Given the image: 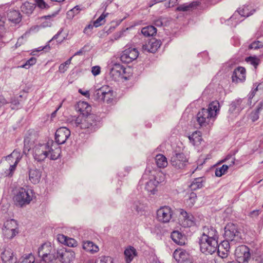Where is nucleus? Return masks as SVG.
<instances>
[{
  "label": "nucleus",
  "mask_w": 263,
  "mask_h": 263,
  "mask_svg": "<svg viewBox=\"0 0 263 263\" xmlns=\"http://www.w3.org/2000/svg\"><path fill=\"white\" fill-rule=\"evenodd\" d=\"M61 153V148L54 143L52 140L45 143H36L32 148L34 159L38 161H44L46 158L51 160L57 159Z\"/></svg>",
  "instance_id": "nucleus-1"
},
{
  "label": "nucleus",
  "mask_w": 263,
  "mask_h": 263,
  "mask_svg": "<svg viewBox=\"0 0 263 263\" xmlns=\"http://www.w3.org/2000/svg\"><path fill=\"white\" fill-rule=\"evenodd\" d=\"M220 105L217 101H213L207 108H202L196 115V121L200 127H211L219 112Z\"/></svg>",
  "instance_id": "nucleus-2"
},
{
  "label": "nucleus",
  "mask_w": 263,
  "mask_h": 263,
  "mask_svg": "<svg viewBox=\"0 0 263 263\" xmlns=\"http://www.w3.org/2000/svg\"><path fill=\"white\" fill-rule=\"evenodd\" d=\"M74 125L82 129H87L88 132H92L98 127V122L95 115H88L86 117L79 116L74 121Z\"/></svg>",
  "instance_id": "nucleus-3"
},
{
  "label": "nucleus",
  "mask_w": 263,
  "mask_h": 263,
  "mask_svg": "<svg viewBox=\"0 0 263 263\" xmlns=\"http://www.w3.org/2000/svg\"><path fill=\"white\" fill-rule=\"evenodd\" d=\"M75 253L71 250L58 248L56 250L52 263H72Z\"/></svg>",
  "instance_id": "nucleus-4"
},
{
  "label": "nucleus",
  "mask_w": 263,
  "mask_h": 263,
  "mask_svg": "<svg viewBox=\"0 0 263 263\" xmlns=\"http://www.w3.org/2000/svg\"><path fill=\"white\" fill-rule=\"evenodd\" d=\"M18 233V224L16 220L12 219H9L4 223L2 227V234L4 239H12Z\"/></svg>",
  "instance_id": "nucleus-5"
},
{
  "label": "nucleus",
  "mask_w": 263,
  "mask_h": 263,
  "mask_svg": "<svg viewBox=\"0 0 263 263\" xmlns=\"http://www.w3.org/2000/svg\"><path fill=\"white\" fill-rule=\"evenodd\" d=\"M32 200V190L25 188L19 189L14 197L15 204L21 207L29 204Z\"/></svg>",
  "instance_id": "nucleus-6"
},
{
  "label": "nucleus",
  "mask_w": 263,
  "mask_h": 263,
  "mask_svg": "<svg viewBox=\"0 0 263 263\" xmlns=\"http://www.w3.org/2000/svg\"><path fill=\"white\" fill-rule=\"evenodd\" d=\"M56 250L50 243H43L38 249V255L46 263H52Z\"/></svg>",
  "instance_id": "nucleus-7"
},
{
  "label": "nucleus",
  "mask_w": 263,
  "mask_h": 263,
  "mask_svg": "<svg viewBox=\"0 0 263 263\" xmlns=\"http://www.w3.org/2000/svg\"><path fill=\"white\" fill-rule=\"evenodd\" d=\"M248 106L246 99L239 98L234 100L229 106L228 117L232 119L235 118L243 109Z\"/></svg>",
  "instance_id": "nucleus-8"
},
{
  "label": "nucleus",
  "mask_w": 263,
  "mask_h": 263,
  "mask_svg": "<svg viewBox=\"0 0 263 263\" xmlns=\"http://www.w3.org/2000/svg\"><path fill=\"white\" fill-rule=\"evenodd\" d=\"M199 245L202 253L206 255H211L216 252L218 243L217 240L200 239Z\"/></svg>",
  "instance_id": "nucleus-9"
},
{
  "label": "nucleus",
  "mask_w": 263,
  "mask_h": 263,
  "mask_svg": "<svg viewBox=\"0 0 263 263\" xmlns=\"http://www.w3.org/2000/svg\"><path fill=\"white\" fill-rule=\"evenodd\" d=\"M252 253L247 246L241 245L236 249L235 256L238 263H248Z\"/></svg>",
  "instance_id": "nucleus-10"
},
{
  "label": "nucleus",
  "mask_w": 263,
  "mask_h": 263,
  "mask_svg": "<svg viewBox=\"0 0 263 263\" xmlns=\"http://www.w3.org/2000/svg\"><path fill=\"white\" fill-rule=\"evenodd\" d=\"M23 155L21 153V151L18 149H14L12 153L7 156L6 158V160L10 162L14 160L13 164L10 165L8 170H7L5 173L6 176H11L15 170L16 166L20 160L22 158Z\"/></svg>",
  "instance_id": "nucleus-11"
},
{
  "label": "nucleus",
  "mask_w": 263,
  "mask_h": 263,
  "mask_svg": "<svg viewBox=\"0 0 263 263\" xmlns=\"http://www.w3.org/2000/svg\"><path fill=\"white\" fill-rule=\"evenodd\" d=\"M170 161L176 170H183L188 164V159L183 153H176L172 156Z\"/></svg>",
  "instance_id": "nucleus-12"
},
{
  "label": "nucleus",
  "mask_w": 263,
  "mask_h": 263,
  "mask_svg": "<svg viewBox=\"0 0 263 263\" xmlns=\"http://www.w3.org/2000/svg\"><path fill=\"white\" fill-rule=\"evenodd\" d=\"M133 67H114L111 69L110 73L112 76H116L125 80H129L132 77Z\"/></svg>",
  "instance_id": "nucleus-13"
},
{
  "label": "nucleus",
  "mask_w": 263,
  "mask_h": 263,
  "mask_svg": "<svg viewBox=\"0 0 263 263\" xmlns=\"http://www.w3.org/2000/svg\"><path fill=\"white\" fill-rule=\"evenodd\" d=\"M239 233L234 224L229 223L225 227L223 236L226 239L230 241H237L239 238Z\"/></svg>",
  "instance_id": "nucleus-14"
},
{
  "label": "nucleus",
  "mask_w": 263,
  "mask_h": 263,
  "mask_svg": "<svg viewBox=\"0 0 263 263\" xmlns=\"http://www.w3.org/2000/svg\"><path fill=\"white\" fill-rule=\"evenodd\" d=\"M139 55V51L135 48H128L126 49L121 55V61L126 64L130 63L136 60Z\"/></svg>",
  "instance_id": "nucleus-15"
},
{
  "label": "nucleus",
  "mask_w": 263,
  "mask_h": 263,
  "mask_svg": "<svg viewBox=\"0 0 263 263\" xmlns=\"http://www.w3.org/2000/svg\"><path fill=\"white\" fill-rule=\"evenodd\" d=\"M172 214L173 212L169 206H162L157 211V218L161 222L167 223L171 219Z\"/></svg>",
  "instance_id": "nucleus-16"
},
{
  "label": "nucleus",
  "mask_w": 263,
  "mask_h": 263,
  "mask_svg": "<svg viewBox=\"0 0 263 263\" xmlns=\"http://www.w3.org/2000/svg\"><path fill=\"white\" fill-rule=\"evenodd\" d=\"M70 135V130L65 127L58 129L55 133V140L58 146L65 143Z\"/></svg>",
  "instance_id": "nucleus-17"
},
{
  "label": "nucleus",
  "mask_w": 263,
  "mask_h": 263,
  "mask_svg": "<svg viewBox=\"0 0 263 263\" xmlns=\"http://www.w3.org/2000/svg\"><path fill=\"white\" fill-rule=\"evenodd\" d=\"M200 239H211L218 240V233L217 230L210 226H204L202 229V234Z\"/></svg>",
  "instance_id": "nucleus-18"
},
{
  "label": "nucleus",
  "mask_w": 263,
  "mask_h": 263,
  "mask_svg": "<svg viewBox=\"0 0 263 263\" xmlns=\"http://www.w3.org/2000/svg\"><path fill=\"white\" fill-rule=\"evenodd\" d=\"M235 158L233 156H227L224 161L227 162L228 164H224L215 170V174L217 177H221L227 171L229 167L234 164Z\"/></svg>",
  "instance_id": "nucleus-19"
},
{
  "label": "nucleus",
  "mask_w": 263,
  "mask_h": 263,
  "mask_svg": "<svg viewBox=\"0 0 263 263\" xmlns=\"http://www.w3.org/2000/svg\"><path fill=\"white\" fill-rule=\"evenodd\" d=\"M232 82L235 83L243 82L246 80V69L244 67H237L233 71Z\"/></svg>",
  "instance_id": "nucleus-20"
},
{
  "label": "nucleus",
  "mask_w": 263,
  "mask_h": 263,
  "mask_svg": "<svg viewBox=\"0 0 263 263\" xmlns=\"http://www.w3.org/2000/svg\"><path fill=\"white\" fill-rule=\"evenodd\" d=\"M180 222L184 227H190L194 224V218L192 215H190L186 211L181 210L180 216Z\"/></svg>",
  "instance_id": "nucleus-21"
},
{
  "label": "nucleus",
  "mask_w": 263,
  "mask_h": 263,
  "mask_svg": "<svg viewBox=\"0 0 263 263\" xmlns=\"http://www.w3.org/2000/svg\"><path fill=\"white\" fill-rule=\"evenodd\" d=\"M161 44V42L160 40L152 39L147 43L143 45L142 50L143 51L155 53L160 47Z\"/></svg>",
  "instance_id": "nucleus-22"
},
{
  "label": "nucleus",
  "mask_w": 263,
  "mask_h": 263,
  "mask_svg": "<svg viewBox=\"0 0 263 263\" xmlns=\"http://www.w3.org/2000/svg\"><path fill=\"white\" fill-rule=\"evenodd\" d=\"M161 178L159 180H157V177H156V179H151L146 182L145 186V190L148 192H151L152 194H154L156 191V187L159 183L162 182L164 180V175L160 173L158 174Z\"/></svg>",
  "instance_id": "nucleus-23"
},
{
  "label": "nucleus",
  "mask_w": 263,
  "mask_h": 263,
  "mask_svg": "<svg viewBox=\"0 0 263 263\" xmlns=\"http://www.w3.org/2000/svg\"><path fill=\"white\" fill-rule=\"evenodd\" d=\"M1 257L3 263H16L17 258L10 249H5L1 253Z\"/></svg>",
  "instance_id": "nucleus-24"
},
{
  "label": "nucleus",
  "mask_w": 263,
  "mask_h": 263,
  "mask_svg": "<svg viewBox=\"0 0 263 263\" xmlns=\"http://www.w3.org/2000/svg\"><path fill=\"white\" fill-rule=\"evenodd\" d=\"M173 256L178 262L182 263L188 260L190 254L182 249H177L173 253Z\"/></svg>",
  "instance_id": "nucleus-25"
},
{
  "label": "nucleus",
  "mask_w": 263,
  "mask_h": 263,
  "mask_svg": "<svg viewBox=\"0 0 263 263\" xmlns=\"http://www.w3.org/2000/svg\"><path fill=\"white\" fill-rule=\"evenodd\" d=\"M29 179L31 183L36 184H37L41 179L42 173L41 172L36 168H30L28 172Z\"/></svg>",
  "instance_id": "nucleus-26"
},
{
  "label": "nucleus",
  "mask_w": 263,
  "mask_h": 263,
  "mask_svg": "<svg viewBox=\"0 0 263 263\" xmlns=\"http://www.w3.org/2000/svg\"><path fill=\"white\" fill-rule=\"evenodd\" d=\"M200 4V3L197 1L193 2L189 4H183L177 7L176 10L182 12L192 11L199 6Z\"/></svg>",
  "instance_id": "nucleus-27"
},
{
  "label": "nucleus",
  "mask_w": 263,
  "mask_h": 263,
  "mask_svg": "<svg viewBox=\"0 0 263 263\" xmlns=\"http://www.w3.org/2000/svg\"><path fill=\"white\" fill-rule=\"evenodd\" d=\"M171 237L172 240L179 245L182 246L185 243V237L178 231H173Z\"/></svg>",
  "instance_id": "nucleus-28"
},
{
  "label": "nucleus",
  "mask_w": 263,
  "mask_h": 263,
  "mask_svg": "<svg viewBox=\"0 0 263 263\" xmlns=\"http://www.w3.org/2000/svg\"><path fill=\"white\" fill-rule=\"evenodd\" d=\"M146 207V205L143 201L136 200L133 203V205L131 208L133 210H135L138 214H142L145 211Z\"/></svg>",
  "instance_id": "nucleus-29"
},
{
  "label": "nucleus",
  "mask_w": 263,
  "mask_h": 263,
  "mask_svg": "<svg viewBox=\"0 0 263 263\" xmlns=\"http://www.w3.org/2000/svg\"><path fill=\"white\" fill-rule=\"evenodd\" d=\"M189 139L190 142L193 145H198L201 143L202 141V137L201 133L199 131L196 130L193 133L192 135L189 136Z\"/></svg>",
  "instance_id": "nucleus-30"
},
{
  "label": "nucleus",
  "mask_w": 263,
  "mask_h": 263,
  "mask_svg": "<svg viewBox=\"0 0 263 263\" xmlns=\"http://www.w3.org/2000/svg\"><path fill=\"white\" fill-rule=\"evenodd\" d=\"M8 20L13 23L17 24L21 21V15L18 11L11 10L8 14Z\"/></svg>",
  "instance_id": "nucleus-31"
},
{
  "label": "nucleus",
  "mask_w": 263,
  "mask_h": 263,
  "mask_svg": "<svg viewBox=\"0 0 263 263\" xmlns=\"http://www.w3.org/2000/svg\"><path fill=\"white\" fill-rule=\"evenodd\" d=\"M125 260L127 263H129L137 255L136 250L133 247H129L125 249L124 251Z\"/></svg>",
  "instance_id": "nucleus-32"
},
{
  "label": "nucleus",
  "mask_w": 263,
  "mask_h": 263,
  "mask_svg": "<svg viewBox=\"0 0 263 263\" xmlns=\"http://www.w3.org/2000/svg\"><path fill=\"white\" fill-rule=\"evenodd\" d=\"M83 248L87 252L94 253L99 251L98 247L93 242L86 241L83 242Z\"/></svg>",
  "instance_id": "nucleus-33"
},
{
  "label": "nucleus",
  "mask_w": 263,
  "mask_h": 263,
  "mask_svg": "<svg viewBox=\"0 0 263 263\" xmlns=\"http://www.w3.org/2000/svg\"><path fill=\"white\" fill-rule=\"evenodd\" d=\"M205 182V179L203 177H198L195 178L190 185L191 190H196L201 188Z\"/></svg>",
  "instance_id": "nucleus-34"
},
{
  "label": "nucleus",
  "mask_w": 263,
  "mask_h": 263,
  "mask_svg": "<svg viewBox=\"0 0 263 263\" xmlns=\"http://www.w3.org/2000/svg\"><path fill=\"white\" fill-rule=\"evenodd\" d=\"M155 161L159 168H164L168 164L167 158L162 154H158L155 157Z\"/></svg>",
  "instance_id": "nucleus-35"
},
{
  "label": "nucleus",
  "mask_w": 263,
  "mask_h": 263,
  "mask_svg": "<svg viewBox=\"0 0 263 263\" xmlns=\"http://www.w3.org/2000/svg\"><path fill=\"white\" fill-rule=\"evenodd\" d=\"M105 92L103 96L102 101L106 102L107 103H111L114 99V91L110 87L107 86L106 89H105Z\"/></svg>",
  "instance_id": "nucleus-36"
},
{
  "label": "nucleus",
  "mask_w": 263,
  "mask_h": 263,
  "mask_svg": "<svg viewBox=\"0 0 263 263\" xmlns=\"http://www.w3.org/2000/svg\"><path fill=\"white\" fill-rule=\"evenodd\" d=\"M35 8L34 4L29 3L28 2H25L21 6V11L26 14H31Z\"/></svg>",
  "instance_id": "nucleus-37"
},
{
  "label": "nucleus",
  "mask_w": 263,
  "mask_h": 263,
  "mask_svg": "<svg viewBox=\"0 0 263 263\" xmlns=\"http://www.w3.org/2000/svg\"><path fill=\"white\" fill-rule=\"evenodd\" d=\"M79 110L83 115L87 114L91 111V106L86 102H79L78 104Z\"/></svg>",
  "instance_id": "nucleus-38"
},
{
  "label": "nucleus",
  "mask_w": 263,
  "mask_h": 263,
  "mask_svg": "<svg viewBox=\"0 0 263 263\" xmlns=\"http://www.w3.org/2000/svg\"><path fill=\"white\" fill-rule=\"evenodd\" d=\"M141 32L145 36H154L157 33V29L153 26H148L143 27Z\"/></svg>",
  "instance_id": "nucleus-39"
},
{
  "label": "nucleus",
  "mask_w": 263,
  "mask_h": 263,
  "mask_svg": "<svg viewBox=\"0 0 263 263\" xmlns=\"http://www.w3.org/2000/svg\"><path fill=\"white\" fill-rule=\"evenodd\" d=\"M41 24L40 28H47L52 25L51 16L50 15L44 16L40 18Z\"/></svg>",
  "instance_id": "nucleus-40"
},
{
  "label": "nucleus",
  "mask_w": 263,
  "mask_h": 263,
  "mask_svg": "<svg viewBox=\"0 0 263 263\" xmlns=\"http://www.w3.org/2000/svg\"><path fill=\"white\" fill-rule=\"evenodd\" d=\"M106 85L103 86L100 88L97 89L93 93L94 99L98 101H102L104 95L105 89L106 88Z\"/></svg>",
  "instance_id": "nucleus-41"
},
{
  "label": "nucleus",
  "mask_w": 263,
  "mask_h": 263,
  "mask_svg": "<svg viewBox=\"0 0 263 263\" xmlns=\"http://www.w3.org/2000/svg\"><path fill=\"white\" fill-rule=\"evenodd\" d=\"M109 13L107 12H103L102 14L93 22V26L95 27H98L105 23L106 17L108 15Z\"/></svg>",
  "instance_id": "nucleus-42"
},
{
  "label": "nucleus",
  "mask_w": 263,
  "mask_h": 263,
  "mask_svg": "<svg viewBox=\"0 0 263 263\" xmlns=\"http://www.w3.org/2000/svg\"><path fill=\"white\" fill-rule=\"evenodd\" d=\"M196 199V194L194 192H191L189 194L187 198L186 199L185 203L187 206L192 207L195 203Z\"/></svg>",
  "instance_id": "nucleus-43"
},
{
  "label": "nucleus",
  "mask_w": 263,
  "mask_h": 263,
  "mask_svg": "<svg viewBox=\"0 0 263 263\" xmlns=\"http://www.w3.org/2000/svg\"><path fill=\"white\" fill-rule=\"evenodd\" d=\"M261 84H260L258 85H256V84L254 85V88L252 89L251 91L250 92V93L248 95V99H246L247 100V105L250 106L252 105V101L251 99L254 97L256 92L258 89V87L260 86Z\"/></svg>",
  "instance_id": "nucleus-44"
},
{
  "label": "nucleus",
  "mask_w": 263,
  "mask_h": 263,
  "mask_svg": "<svg viewBox=\"0 0 263 263\" xmlns=\"http://www.w3.org/2000/svg\"><path fill=\"white\" fill-rule=\"evenodd\" d=\"M21 97L22 95H20L18 97H14L11 98L9 103L10 104V107L12 109H17L19 108L20 102L18 100V98Z\"/></svg>",
  "instance_id": "nucleus-45"
},
{
  "label": "nucleus",
  "mask_w": 263,
  "mask_h": 263,
  "mask_svg": "<svg viewBox=\"0 0 263 263\" xmlns=\"http://www.w3.org/2000/svg\"><path fill=\"white\" fill-rule=\"evenodd\" d=\"M245 61L253 66H258L260 64V60L256 56H250L245 58Z\"/></svg>",
  "instance_id": "nucleus-46"
},
{
  "label": "nucleus",
  "mask_w": 263,
  "mask_h": 263,
  "mask_svg": "<svg viewBox=\"0 0 263 263\" xmlns=\"http://www.w3.org/2000/svg\"><path fill=\"white\" fill-rule=\"evenodd\" d=\"M34 260L33 255L30 253L21 257L20 258V263H34Z\"/></svg>",
  "instance_id": "nucleus-47"
},
{
  "label": "nucleus",
  "mask_w": 263,
  "mask_h": 263,
  "mask_svg": "<svg viewBox=\"0 0 263 263\" xmlns=\"http://www.w3.org/2000/svg\"><path fill=\"white\" fill-rule=\"evenodd\" d=\"M249 6H243L242 8H239L238 10L239 14L244 17H248L252 13L249 12Z\"/></svg>",
  "instance_id": "nucleus-48"
},
{
  "label": "nucleus",
  "mask_w": 263,
  "mask_h": 263,
  "mask_svg": "<svg viewBox=\"0 0 263 263\" xmlns=\"http://www.w3.org/2000/svg\"><path fill=\"white\" fill-rule=\"evenodd\" d=\"M263 47V42L259 41H256L252 42L249 46V49L256 50Z\"/></svg>",
  "instance_id": "nucleus-49"
},
{
  "label": "nucleus",
  "mask_w": 263,
  "mask_h": 263,
  "mask_svg": "<svg viewBox=\"0 0 263 263\" xmlns=\"http://www.w3.org/2000/svg\"><path fill=\"white\" fill-rule=\"evenodd\" d=\"M95 263H113V259L109 256H103L98 258Z\"/></svg>",
  "instance_id": "nucleus-50"
},
{
  "label": "nucleus",
  "mask_w": 263,
  "mask_h": 263,
  "mask_svg": "<svg viewBox=\"0 0 263 263\" xmlns=\"http://www.w3.org/2000/svg\"><path fill=\"white\" fill-rule=\"evenodd\" d=\"M65 39V36L64 35L62 34V31L59 32L57 34H55L52 38L51 39L49 42H51L52 41L54 40H56L58 43H61L63 42Z\"/></svg>",
  "instance_id": "nucleus-51"
},
{
  "label": "nucleus",
  "mask_w": 263,
  "mask_h": 263,
  "mask_svg": "<svg viewBox=\"0 0 263 263\" xmlns=\"http://www.w3.org/2000/svg\"><path fill=\"white\" fill-rule=\"evenodd\" d=\"M83 48L80 49L79 51L77 52L73 57L70 58L68 60H67L66 62H65L64 63H62L61 66H67L68 65H70L71 64H74V63H71V61L72 59H73L76 56L78 55L82 54L83 53Z\"/></svg>",
  "instance_id": "nucleus-52"
},
{
  "label": "nucleus",
  "mask_w": 263,
  "mask_h": 263,
  "mask_svg": "<svg viewBox=\"0 0 263 263\" xmlns=\"http://www.w3.org/2000/svg\"><path fill=\"white\" fill-rule=\"evenodd\" d=\"M230 241V240H228L227 239L223 240V241L221 242V243L220 245H218V248H219L223 250H229L230 247L229 241Z\"/></svg>",
  "instance_id": "nucleus-53"
},
{
  "label": "nucleus",
  "mask_w": 263,
  "mask_h": 263,
  "mask_svg": "<svg viewBox=\"0 0 263 263\" xmlns=\"http://www.w3.org/2000/svg\"><path fill=\"white\" fill-rule=\"evenodd\" d=\"M218 255L222 258H225L228 256V252L229 250H223L219 248H217V251Z\"/></svg>",
  "instance_id": "nucleus-54"
},
{
  "label": "nucleus",
  "mask_w": 263,
  "mask_h": 263,
  "mask_svg": "<svg viewBox=\"0 0 263 263\" xmlns=\"http://www.w3.org/2000/svg\"><path fill=\"white\" fill-rule=\"evenodd\" d=\"M69 247H75L77 246V241L73 238L67 237L66 245Z\"/></svg>",
  "instance_id": "nucleus-55"
},
{
  "label": "nucleus",
  "mask_w": 263,
  "mask_h": 263,
  "mask_svg": "<svg viewBox=\"0 0 263 263\" xmlns=\"http://www.w3.org/2000/svg\"><path fill=\"white\" fill-rule=\"evenodd\" d=\"M36 59L34 57H31L28 60L26 63L23 64L22 66H33L36 64Z\"/></svg>",
  "instance_id": "nucleus-56"
},
{
  "label": "nucleus",
  "mask_w": 263,
  "mask_h": 263,
  "mask_svg": "<svg viewBox=\"0 0 263 263\" xmlns=\"http://www.w3.org/2000/svg\"><path fill=\"white\" fill-rule=\"evenodd\" d=\"M67 237L63 234H59L57 236L58 240L61 243L66 245Z\"/></svg>",
  "instance_id": "nucleus-57"
},
{
  "label": "nucleus",
  "mask_w": 263,
  "mask_h": 263,
  "mask_svg": "<svg viewBox=\"0 0 263 263\" xmlns=\"http://www.w3.org/2000/svg\"><path fill=\"white\" fill-rule=\"evenodd\" d=\"M35 2L37 6L41 9L47 8L48 7L47 5L43 0H35Z\"/></svg>",
  "instance_id": "nucleus-58"
},
{
  "label": "nucleus",
  "mask_w": 263,
  "mask_h": 263,
  "mask_svg": "<svg viewBox=\"0 0 263 263\" xmlns=\"http://www.w3.org/2000/svg\"><path fill=\"white\" fill-rule=\"evenodd\" d=\"M250 117L253 122L256 121L259 118V112L256 110L252 111L250 115Z\"/></svg>",
  "instance_id": "nucleus-59"
},
{
  "label": "nucleus",
  "mask_w": 263,
  "mask_h": 263,
  "mask_svg": "<svg viewBox=\"0 0 263 263\" xmlns=\"http://www.w3.org/2000/svg\"><path fill=\"white\" fill-rule=\"evenodd\" d=\"M50 42L49 41L47 43V44L44 47H39L37 48V51H41L43 50H45V51H48L50 50L51 48L49 45Z\"/></svg>",
  "instance_id": "nucleus-60"
},
{
  "label": "nucleus",
  "mask_w": 263,
  "mask_h": 263,
  "mask_svg": "<svg viewBox=\"0 0 263 263\" xmlns=\"http://www.w3.org/2000/svg\"><path fill=\"white\" fill-rule=\"evenodd\" d=\"M91 72L94 76H96L100 73V67H92Z\"/></svg>",
  "instance_id": "nucleus-61"
},
{
  "label": "nucleus",
  "mask_w": 263,
  "mask_h": 263,
  "mask_svg": "<svg viewBox=\"0 0 263 263\" xmlns=\"http://www.w3.org/2000/svg\"><path fill=\"white\" fill-rule=\"evenodd\" d=\"M260 212H261V211L259 210H254V211H252L251 212H250V216L252 218L257 217L259 215Z\"/></svg>",
  "instance_id": "nucleus-62"
},
{
  "label": "nucleus",
  "mask_w": 263,
  "mask_h": 263,
  "mask_svg": "<svg viewBox=\"0 0 263 263\" xmlns=\"http://www.w3.org/2000/svg\"><path fill=\"white\" fill-rule=\"evenodd\" d=\"M80 8L78 6H75L73 8L71 9L68 12V15H70L71 13L78 14L79 12Z\"/></svg>",
  "instance_id": "nucleus-63"
},
{
  "label": "nucleus",
  "mask_w": 263,
  "mask_h": 263,
  "mask_svg": "<svg viewBox=\"0 0 263 263\" xmlns=\"http://www.w3.org/2000/svg\"><path fill=\"white\" fill-rule=\"evenodd\" d=\"M254 263H263V258L260 256L253 257Z\"/></svg>",
  "instance_id": "nucleus-64"
}]
</instances>
